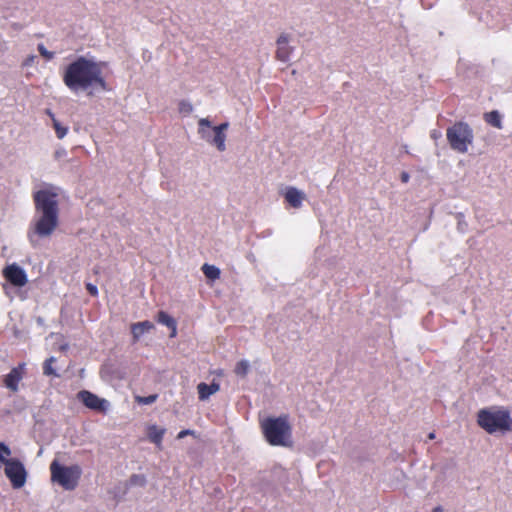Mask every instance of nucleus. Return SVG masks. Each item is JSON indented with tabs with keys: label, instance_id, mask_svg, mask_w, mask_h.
<instances>
[{
	"label": "nucleus",
	"instance_id": "f257e3e1",
	"mask_svg": "<svg viewBox=\"0 0 512 512\" xmlns=\"http://www.w3.org/2000/svg\"><path fill=\"white\" fill-rule=\"evenodd\" d=\"M58 194L50 189H42L33 194L36 213L35 219L28 231V238L35 243V237L46 238L53 234L59 222Z\"/></svg>",
	"mask_w": 512,
	"mask_h": 512
},
{
	"label": "nucleus",
	"instance_id": "f03ea898",
	"mask_svg": "<svg viewBox=\"0 0 512 512\" xmlns=\"http://www.w3.org/2000/svg\"><path fill=\"white\" fill-rule=\"evenodd\" d=\"M95 81L96 64L84 57L70 63L63 73L64 84L75 93L87 90Z\"/></svg>",
	"mask_w": 512,
	"mask_h": 512
},
{
	"label": "nucleus",
	"instance_id": "7ed1b4c3",
	"mask_svg": "<svg viewBox=\"0 0 512 512\" xmlns=\"http://www.w3.org/2000/svg\"><path fill=\"white\" fill-rule=\"evenodd\" d=\"M265 439L273 446H292L291 426L285 418H265L261 422Z\"/></svg>",
	"mask_w": 512,
	"mask_h": 512
},
{
	"label": "nucleus",
	"instance_id": "20e7f679",
	"mask_svg": "<svg viewBox=\"0 0 512 512\" xmlns=\"http://www.w3.org/2000/svg\"><path fill=\"white\" fill-rule=\"evenodd\" d=\"M51 480L65 490H74L81 477V469L77 465L63 466L54 460L50 464Z\"/></svg>",
	"mask_w": 512,
	"mask_h": 512
},
{
	"label": "nucleus",
	"instance_id": "39448f33",
	"mask_svg": "<svg viewBox=\"0 0 512 512\" xmlns=\"http://www.w3.org/2000/svg\"><path fill=\"white\" fill-rule=\"evenodd\" d=\"M446 136L450 147L459 153H466L473 142V130L464 122H456L449 127Z\"/></svg>",
	"mask_w": 512,
	"mask_h": 512
},
{
	"label": "nucleus",
	"instance_id": "423d86ee",
	"mask_svg": "<svg viewBox=\"0 0 512 512\" xmlns=\"http://www.w3.org/2000/svg\"><path fill=\"white\" fill-rule=\"evenodd\" d=\"M205 128H211V123L208 119L202 118L199 120V133L204 139L217 147L219 151L225 150V130L228 128V123H222L212 128L213 137L211 132Z\"/></svg>",
	"mask_w": 512,
	"mask_h": 512
},
{
	"label": "nucleus",
	"instance_id": "0eeeda50",
	"mask_svg": "<svg viewBox=\"0 0 512 512\" xmlns=\"http://www.w3.org/2000/svg\"><path fill=\"white\" fill-rule=\"evenodd\" d=\"M478 425L487 433L503 435L512 431V418H477Z\"/></svg>",
	"mask_w": 512,
	"mask_h": 512
},
{
	"label": "nucleus",
	"instance_id": "6e6552de",
	"mask_svg": "<svg viewBox=\"0 0 512 512\" xmlns=\"http://www.w3.org/2000/svg\"><path fill=\"white\" fill-rule=\"evenodd\" d=\"M5 475L15 489L23 487L26 482L27 473L24 465L19 460L6 461Z\"/></svg>",
	"mask_w": 512,
	"mask_h": 512
},
{
	"label": "nucleus",
	"instance_id": "1a4fd4ad",
	"mask_svg": "<svg viewBox=\"0 0 512 512\" xmlns=\"http://www.w3.org/2000/svg\"><path fill=\"white\" fill-rule=\"evenodd\" d=\"M26 374V363H19L13 367L10 372L3 376V385L12 393L19 391V384Z\"/></svg>",
	"mask_w": 512,
	"mask_h": 512
},
{
	"label": "nucleus",
	"instance_id": "9d476101",
	"mask_svg": "<svg viewBox=\"0 0 512 512\" xmlns=\"http://www.w3.org/2000/svg\"><path fill=\"white\" fill-rule=\"evenodd\" d=\"M3 276L8 282L16 287H23L28 282L25 271L17 264L6 266L3 270Z\"/></svg>",
	"mask_w": 512,
	"mask_h": 512
},
{
	"label": "nucleus",
	"instance_id": "9b49d317",
	"mask_svg": "<svg viewBox=\"0 0 512 512\" xmlns=\"http://www.w3.org/2000/svg\"><path fill=\"white\" fill-rule=\"evenodd\" d=\"M289 38L287 34H281L277 39L276 58L282 62L289 60L292 53V47L288 45Z\"/></svg>",
	"mask_w": 512,
	"mask_h": 512
},
{
	"label": "nucleus",
	"instance_id": "f8f14e48",
	"mask_svg": "<svg viewBox=\"0 0 512 512\" xmlns=\"http://www.w3.org/2000/svg\"><path fill=\"white\" fill-rule=\"evenodd\" d=\"M305 197V194L295 187H288L285 192V200L293 208H300Z\"/></svg>",
	"mask_w": 512,
	"mask_h": 512
},
{
	"label": "nucleus",
	"instance_id": "ddd939ff",
	"mask_svg": "<svg viewBox=\"0 0 512 512\" xmlns=\"http://www.w3.org/2000/svg\"><path fill=\"white\" fill-rule=\"evenodd\" d=\"M153 328H154L153 323L148 320L133 323L131 325V333L133 336V341L137 342L144 333L149 332Z\"/></svg>",
	"mask_w": 512,
	"mask_h": 512
},
{
	"label": "nucleus",
	"instance_id": "4468645a",
	"mask_svg": "<svg viewBox=\"0 0 512 512\" xmlns=\"http://www.w3.org/2000/svg\"><path fill=\"white\" fill-rule=\"evenodd\" d=\"M220 385L216 381H212L211 384L201 382L197 385L198 395L200 400L208 399L212 394L219 391Z\"/></svg>",
	"mask_w": 512,
	"mask_h": 512
},
{
	"label": "nucleus",
	"instance_id": "2eb2a0df",
	"mask_svg": "<svg viewBox=\"0 0 512 512\" xmlns=\"http://www.w3.org/2000/svg\"><path fill=\"white\" fill-rule=\"evenodd\" d=\"M157 322L167 326L171 330V338H174L177 335V323L168 313L160 311L157 315Z\"/></svg>",
	"mask_w": 512,
	"mask_h": 512
},
{
	"label": "nucleus",
	"instance_id": "dca6fc26",
	"mask_svg": "<svg viewBox=\"0 0 512 512\" xmlns=\"http://www.w3.org/2000/svg\"><path fill=\"white\" fill-rule=\"evenodd\" d=\"M165 429L159 428L156 426H151L147 430V436L149 440L157 445L159 449L162 448V438L164 435Z\"/></svg>",
	"mask_w": 512,
	"mask_h": 512
},
{
	"label": "nucleus",
	"instance_id": "f3484780",
	"mask_svg": "<svg viewBox=\"0 0 512 512\" xmlns=\"http://www.w3.org/2000/svg\"><path fill=\"white\" fill-rule=\"evenodd\" d=\"M77 398L83 402V404L91 409H96V395L88 392V391H80L77 394Z\"/></svg>",
	"mask_w": 512,
	"mask_h": 512
},
{
	"label": "nucleus",
	"instance_id": "a211bd4d",
	"mask_svg": "<svg viewBox=\"0 0 512 512\" xmlns=\"http://www.w3.org/2000/svg\"><path fill=\"white\" fill-rule=\"evenodd\" d=\"M484 120L486 121V123H488L489 125H491L495 128H498V129L502 128L501 115L496 110L485 113Z\"/></svg>",
	"mask_w": 512,
	"mask_h": 512
},
{
	"label": "nucleus",
	"instance_id": "6ab92c4d",
	"mask_svg": "<svg viewBox=\"0 0 512 512\" xmlns=\"http://www.w3.org/2000/svg\"><path fill=\"white\" fill-rule=\"evenodd\" d=\"M202 271L210 280H216L220 277V269L214 265L204 264L202 266Z\"/></svg>",
	"mask_w": 512,
	"mask_h": 512
},
{
	"label": "nucleus",
	"instance_id": "aec40b11",
	"mask_svg": "<svg viewBox=\"0 0 512 512\" xmlns=\"http://www.w3.org/2000/svg\"><path fill=\"white\" fill-rule=\"evenodd\" d=\"M49 116L52 119L53 127L55 129L56 135L59 139H62L67 134L68 129L64 126H62L59 121L55 118L54 114L48 111Z\"/></svg>",
	"mask_w": 512,
	"mask_h": 512
},
{
	"label": "nucleus",
	"instance_id": "412c9836",
	"mask_svg": "<svg viewBox=\"0 0 512 512\" xmlns=\"http://www.w3.org/2000/svg\"><path fill=\"white\" fill-rule=\"evenodd\" d=\"M56 362V358L50 357L45 360L43 363V374L46 376H57L56 370L53 367V364Z\"/></svg>",
	"mask_w": 512,
	"mask_h": 512
},
{
	"label": "nucleus",
	"instance_id": "4be33fe9",
	"mask_svg": "<svg viewBox=\"0 0 512 512\" xmlns=\"http://www.w3.org/2000/svg\"><path fill=\"white\" fill-rule=\"evenodd\" d=\"M249 371V363L246 360L237 362L234 372L237 376L245 377Z\"/></svg>",
	"mask_w": 512,
	"mask_h": 512
},
{
	"label": "nucleus",
	"instance_id": "5701e85b",
	"mask_svg": "<svg viewBox=\"0 0 512 512\" xmlns=\"http://www.w3.org/2000/svg\"><path fill=\"white\" fill-rule=\"evenodd\" d=\"M509 411L506 409H500L497 412H491L488 409H482L478 412L477 416H509Z\"/></svg>",
	"mask_w": 512,
	"mask_h": 512
},
{
	"label": "nucleus",
	"instance_id": "b1692460",
	"mask_svg": "<svg viewBox=\"0 0 512 512\" xmlns=\"http://www.w3.org/2000/svg\"><path fill=\"white\" fill-rule=\"evenodd\" d=\"M11 455V450L10 448L0 442V462L1 463H4L6 465V461H10L11 459H8V457Z\"/></svg>",
	"mask_w": 512,
	"mask_h": 512
},
{
	"label": "nucleus",
	"instance_id": "393cba45",
	"mask_svg": "<svg viewBox=\"0 0 512 512\" xmlns=\"http://www.w3.org/2000/svg\"><path fill=\"white\" fill-rule=\"evenodd\" d=\"M129 483L134 486L142 487L146 484V478L144 475L134 474L130 477Z\"/></svg>",
	"mask_w": 512,
	"mask_h": 512
},
{
	"label": "nucleus",
	"instance_id": "a878e982",
	"mask_svg": "<svg viewBox=\"0 0 512 512\" xmlns=\"http://www.w3.org/2000/svg\"><path fill=\"white\" fill-rule=\"evenodd\" d=\"M178 108L179 112L182 114H190L193 110L191 103L185 100L179 102Z\"/></svg>",
	"mask_w": 512,
	"mask_h": 512
},
{
	"label": "nucleus",
	"instance_id": "bb28decb",
	"mask_svg": "<svg viewBox=\"0 0 512 512\" xmlns=\"http://www.w3.org/2000/svg\"><path fill=\"white\" fill-rule=\"evenodd\" d=\"M38 51L41 56H43L47 60H51L54 57V53L48 51L43 44L38 45Z\"/></svg>",
	"mask_w": 512,
	"mask_h": 512
},
{
	"label": "nucleus",
	"instance_id": "cd10ccee",
	"mask_svg": "<svg viewBox=\"0 0 512 512\" xmlns=\"http://www.w3.org/2000/svg\"><path fill=\"white\" fill-rule=\"evenodd\" d=\"M137 402L140 404H151L157 399V395H149L147 397H137Z\"/></svg>",
	"mask_w": 512,
	"mask_h": 512
},
{
	"label": "nucleus",
	"instance_id": "c85d7f7f",
	"mask_svg": "<svg viewBox=\"0 0 512 512\" xmlns=\"http://www.w3.org/2000/svg\"><path fill=\"white\" fill-rule=\"evenodd\" d=\"M107 404L106 400L98 398V413H104L106 411Z\"/></svg>",
	"mask_w": 512,
	"mask_h": 512
},
{
	"label": "nucleus",
	"instance_id": "c756f323",
	"mask_svg": "<svg viewBox=\"0 0 512 512\" xmlns=\"http://www.w3.org/2000/svg\"><path fill=\"white\" fill-rule=\"evenodd\" d=\"M86 287H87V290L89 291V293H90L91 295H93V296H94V295H96V286H95V285H93V284H91V283H88V284L86 285Z\"/></svg>",
	"mask_w": 512,
	"mask_h": 512
},
{
	"label": "nucleus",
	"instance_id": "7c9ffc66",
	"mask_svg": "<svg viewBox=\"0 0 512 512\" xmlns=\"http://www.w3.org/2000/svg\"><path fill=\"white\" fill-rule=\"evenodd\" d=\"M189 434H193V431H191V430H182L181 432H179L177 438L178 439H182L183 437H185L186 435H189Z\"/></svg>",
	"mask_w": 512,
	"mask_h": 512
},
{
	"label": "nucleus",
	"instance_id": "2f4dec72",
	"mask_svg": "<svg viewBox=\"0 0 512 512\" xmlns=\"http://www.w3.org/2000/svg\"><path fill=\"white\" fill-rule=\"evenodd\" d=\"M97 82H98V87H101L102 89H106V84H105V82H104V81H103V79H102V78H100L99 76H98Z\"/></svg>",
	"mask_w": 512,
	"mask_h": 512
},
{
	"label": "nucleus",
	"instance_id": "473e14b6",
	"mask_svg": "<svg viewBox=\"0 0 512 512\" xmlns=\"http://www.w3.org/2000/svg\"><path fill=\"white\" fill-rule=\"evenodd\" d=\"M401 180H402V182H404V183L408 182V180H409V175H408V173L403 172V173H402V175H401Z\"/></svg>",
	"mask_w": 512,
	"mask_h": 512
},
{
	"label": "nucleus",
	"instance_id": "72a5a7b5",
	"mask_svg": "<svg viewBox=\"0 0 512 512\" xmlns=\"http://www.w3.org/2000/svg\"><path fill=\"white\" fill-rule=\"evenodd\" d=\"M432 512H443L441 507H435Z\"/></svg>",
	"mask_w": 512,
	"mask_h": 512
},
{
	"label": "nucleus",
	"instance_id": "f704fd0d",
	"mask_svg": "<svg viewBox=\"0 0 512 512\" xmlns=\"http://www.w3.org/2000/svg\"><path fill=\"white\" fill-rule=\"evenodd\" d=\"M428 437H429V439H434L435 435H434V433H430V434L428 435Z\"/></svg>",
	"mask_w": 512,
	"mask_h": 512
}]
</instances>
